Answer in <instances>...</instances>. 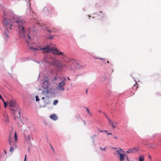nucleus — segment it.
<instances>
[{
	"label": "nucleus",
	"instance_id": "22",
	"mask_svg": "<svg viewBox=\"0 0 161 161\" xmlns=\"http://www.w3.org/2000/svg\"><path fill=\"white\" fill-rule=\"evenodd\" d=\"M36 101H38L39 100V99L37 96H36Z\"/></svg>",
	"mask_w": 161,
	"mask_h": 161
},
{
	"label": "nucleus",
	"instance_id": "16",
	"mask_svg": "<svg viewBox=\"0 0 161 161\" xmlns=\"http://www.w3.org/2000/svg\"><path fill=\"white\" fill-rule=\"evenodd\" d=\"M131 149L132 150V152L133 153H135V152H136L138 150V149L136 148H131Z\"/></svg>",
	"mask_w": 161,
	"mask_h": 161
},
{
	"label": "nucleus",
	"instance_id": "13",
	"mask_svg": "<svg viewBox=\"0 0 161 161\" xmlns=\"http://www.w3.org/2000/svg\"><path fill=\"white\" fill-rule=\"evenodd\" d=\"M144 157L143 155H140L139 157V161H144Z\"/></svg>",
	"mask_w": 161,
	"mask_h": 161
},
{
	"label": "nucleus",
	"instance_id": "15",
	"mask_svg": "<svg viewBox=\"0 0 161 161\" xmlns=\"http://www.w3.org/2000/svg\"><path fill=\"white\" fill-rule=\"evenodd\" d=\"M16 147L15 145H13L11 147L10 151L11 152L13 151L14 148H16Z\"/></svg>",
	"mask_w": 161,
	"mask_h": 161
},
{
	"label": "nucleus",
	"instance_id": "31",
	"mask_svg": "<svg viewBox=\"0 0 161 161\" xmlns=\"http://www.w3.org/2000/svg\"><path fill=\"white\" fill-rule=\"evenodd\" d=\"M43 87L44 89H46L47 88V85H46L45 86H43Z\"/></svg>",
	"mask_w": 161,
	"mask_h": 161
},
{
	"label": "nucleus",
	"instance_id": "34",
	"mask_svg": "<svg viewBox=\"0 0 161 161\" xmlns=\"http://www.w3.org/2000/svg\"><path fill=\"white\" fill-rule=\"evenodd\" d=\"M26 155H25V159H24V161H26Z\"/></svg>",
	"mask_w": 161,
	"mask_h": 161
},
{
	"label": "nucleus",
	"instance_id": "28",
	"mask_svg": "<svg viewBox=\"0 0 161 161\" xmlns=\"http://www.w3.org/2000/svg\"><path fill=\"white\" fill-rule=\"evenodd\" d=\"M113 137L114 139H116L117 138V136H114Z\"/></svg>",
	"mask_w": 161,
	"mask_h": 161
},
{
	"label": "nucleus",
	"instance_id": "24",
	"mask_svg": "<svg viewBox=\"0 0 161 161\" xmlns=\"http://www.w3.org/2000/svg\"><path fill=\"white\" fill-rule=\"evenodd\" d=\"M54 36H50L48 37V38L49 39H52Z\"/></svg>",
	"mask_w": 161,
	"mask_h": 161
},
{
	"label": "nucleus",
	"instance_id": "4",
	"mask_svg": "<svg viewBox=\"0 0 161 161\" xmlns=\"http://www.w3.org/2000/svg\"><path fill=\"white\" fill-rule=\"evenodd\" d=\"M66 78L64 77L63 78V80L59 84L58 86L57 87V88L59 90H61L62 91H64V86L65 85V80Z\"/></svg>",
	"mask_w": 161,
	"mask_h": 161
},
{
	"label": "nucleus",
	"instance_id": "25",
	"mask_svg": "<svg viewBox=\"0 0 161 161\" xmlns=\"http://www.w3.org/2000/svg\"><path fill=\"white\" fill-rule=\"evenodd\" d=\"M104 131L108 135H112V134L111 133H108V132H107V130H104Z\"/></svg>",
	"mask_w": 161,
	"mask_h": 161
},
{
	"label": "nucleus",
	"instance_id": "11",
	"mask_svg": "<svg viewBox=\"0 0 161 161\" xmlns=\"http://www.w3.org/2000/svg\"><path fill=\"white\" fill-rule=\"evenodd\" d=\"M50 118L52 119L55 120H56L58 119L57 117L54 114H53L50 115Z\"/></svg>",
	"mask_w": 161,
	"mask_h": 161
},
{
	"label": "nucleus",
	"instance_id": "46",
	"mask_svg": "<svg viewBox=\"0 0 161 161\" xmlns=\"http://www.w3.org/2000/svg\"><path fill=\"white\" fill-rule=\"evenodd\" d=\"M6 121H8V119H6Z\"/></svg>",
	"mask_w": 161,
	"mask_h": 161
},
{
	"label": "nucleus",
	"instance_id": "19",
	"mask_svg": "<svg viewBox=\"0 0 161 161\" xmlns=\"http://www.w3.org/2000/svg\"><path fill=\"white\" fill-rule=\"evenodd\" d=\"M96 130L97 131H99L100 132H103V131H104L103 130H100L99 128H97L96 129Z\"/></svg>",
	"mask_w": 161,
	"mask_h": 161
},
{
	"label": "nucleus",
	"instance_id": "9",
	"mask_svg": "<svg viewBox=\"0 0 161 161\" xmlns=\"http://www.w3.org/2000/svg\"><path fill=\"white\" fill-rule=\"evenodd\" d=\"M31 137H32V136H31L25 135V141H27L28 143H30L31 142L30 138Z\"/></svg>",
	"mask_w": 161,
	"mask_h": 161
},
{
	"label": "nucleus",
	"instance_id": "14",
	"mask_svg": "<svg viewBox=\"0 0 161 161\" xmlns=\"http://www.w3.org/2000/svg\"><path fill=\"white\" fill-rule=\"evenodd\" d=\"M123 151V150L120 148L119 150H117L116 151V152L117 153V154L119 155H120L122 153H121V152H122Z\"/></svg>",
	"mask_w": 161,
	"mask_h": 161
},
{
	"label": "nucleus",
	"instance_id": "21",
	"mask_svg": "<svg viewBox=\"0 0 161 161\" xmlns=\"http://www.w3.org/2000/svg\"><path fill=\"white\" fill-rule=\"evenodd\" d=\"M4 102V108H6L7 107V103L4 101H3Z\"/></svg>",
	"mask_w": 161,
	"mask_h": 161
},
{
	"label": "nucleus",
	"instance_id": "30",
	"mask_svg": "<svg viewBox=\"0 0 161 161\" xmlns=\"http://www.w3.org/2000/svg\"><path fill=\"white\" fill-rule=\"evenodd\" d=\"M86 109H87V113H88L91 114V113H90V112H89V109L88 108H87Z\"/></svg>",
	"mask_w": 161,
	"mask_h": 161
},
{
	"label": "nucleus",
	"instance_id": "44",
	"mask_svg": "<svg viewBox=\"0 0 161 161\" xmlns=\"http://www.w3.org/2000/svg\"><path fill=\"white\" fill-rule=\"evenodd\" d=\"M107 63H109V61H108V60H107Z\"/></svg>",
	"mask_w": 161,
	"mask_h": 161
},
{
	"label": "nucleus",
	"instance_id": "12",
	"mask_svg": "<svg viewBox=\"0 0 161 161\" xmlns=\"http://www.w3.org/2000/svg\"><path fill=\"white\" fill-rule=\"evenodd\" d=\"M138 84L137 82H136L135 84L132 86V88L135 91H136L138 87Z\"/></svg>",
	"mask_w": 161,
	"mask_h": 161
},
{
	"label": "nucleus",
	"instance_id": "20",
	"mask_svg": "<svg viewBox=\"0 0 161 161\" xmlns=\"http://www.w3.org/2000/svg\"><path fill=\"white\" fill-rule=\"evenodd\" d=\"M126 153H133L132 152V150L131 149H129L128 150V151L126 152Z\"/></svg>",
	"mask_w": 161,
	"mask_h": 161
},
{
	"label": "nucleus",
	"instance_id": "27",
	"mask_svg": "<svg viewBox=\"0 0 161 161\" xmlns=\"http://www.w3.org/2000/svg\"><path fill=\"white\" fill-rule=\"evenodd\" d=\"M9 144L10 145H11V141L10 140V136L9 138Z\"/></svg>",
	"mask_w": 161,
	"mask_h": 161
},
{
	"label": "nucleus",
	"instance_id": "43",
	"mask_svg": "<svg viewBox=\"0 0 161 161\" xmlns=\"http://www.w3.org/2000/svg\"><path fill=\"white\" fill-rule=\"evenodd\" d=\"M12 109V110H13V111H15V109Z\"/></svg>",
	"mask_w": 161,
	"mask_h": 161
},
{
	"label": "nucleus",
	"instance_id": "38",
	"mask_svg": "<svg viewBox=\"0 0 161 161\" xmlns=\"http://www.w3.org/2000/svg\"><path fill=\"white\" fill-rule=\"evenodd\" d=\"M4 151V153H5V154H6V151L5 150Z\"/></svg>",
	"mask_w": 161,
	"mask_h": 161
},
{
	"label": "nucleus",
	"instance_id": "23",
	"mask_svg": "<svg viewBox=\"0 0 161 161\" xmlns=\"http://www.w3.org/2000/svg\"><path fill=\"white\" fill-rule=\"evenodd\" d=\"M46 30L49 32H52V31L50 30H49L48 28H46Z\"/></svg>",
	"mask_w": 161,
	"mask_h": 161
},
{
	"label": "nucleus",
	"instance_id": "2",
	"mask_svg": "<svg viewBox=\"0 0 161 161\" xmlns=\"http://www.w3.org/2000/svg\"><path fill=\"white\" fill-rule=\"evenodd\" d=\"M52 53L53 54L55 55H61L63 57V58L66 57V54L64 53L60 52L59 50L56 48H53Z\"/></svg>",
	"mask_w": 161,
	"mask_h": 161
},
{
	"label": "nucleus",
	"instance_id": "36",
	"mask_svg": "<svg viewBox=\"0 0 161 161\" xmlns=\"http://www.w3.org/2000/svg\"><path fill=\"white\" fill-rule=\"evenodd\" d=\"M52 31L54 32H55L57 31H56L55 30H53Z\"/></svg>",
	"mask_w": 161,
	"mask_h": 161
},
{
	"label": "nucleus",
	"instance_id": "1",
	"mask_svg": "<svg viewBox=\"0 0 161 161\" xmlns=\"http://www.w3.org/2000/svg\"><path fill=\"white\" fill-rule=\"evenodd\" d=\"M4 14L6 17L4 18L3 21V24L6 25L7 26L11 28L9 26L12 25L11 24L9 23L7 21V18H8L11 23H15L17 24L18 28L19 30V36L21 37L25 38L26 42L28 43V40H30L31 37L36 35V32L33 29H31L29 30V34L26 36L25 34V22L20 17H18L15 15L13 12L9 10H8L4 12Z\"/></svg>",
	"mask_w": 161,
	"mask_h": 161
},
{
	"label": "nucleus",
	"instance_id": "3",
	"mask_svg": "<svg viewBox=\"0 0 161 161\" xmlns=\"http://www.w3.org/2000/svg\"><path fill=\"white\" fill-rule=\"evenodd\" d=\"M52 64L57 68H61L65 66V64H63L60 60H55L53 62Z\"/></svg>",
	"mask_w": 161,
	"mask_h": 161
},
{
	"label": "nucleus",
	"instance_id": "39",
	"mask_svg": "<svg viewBox=\"0 0 161 161\" xmlns=\"http://www.w3.org/2000/svg\"><path fill=\"white\" fill-rule=\"evenodd\" d=\"M44 98H45V97H43L42 98V99H44Z\"/></svg>",
	"mask_w": 161,
	"mask_h": 161
},
{
	"label": "nucleus",
	"instance_id": "6",
	"mask_svg": "<svg viewBox=\"0 0 161 161\" xmlns=\"http://www.w3.org/2000/svg\"><path fill=\"white\" fill-rule=\"evenodd\" d=\"M8 103L11 107H15L16 105L15 101L13 99L9 100Z\"/></svg>",
	"mask_w": 161,
	"mask_h": 161
},
{
	"label": "nucleus",
	"instance_id": "5",
	"mask_svg": "<svg viewBox=\"0 0 161 161\" xmlns=\"http://www.w3.org/2000/svg\"><path fill=\"white\" fill-rule=\"evenodd\" d=\"M53 48L49 46H47L44 48H41V50H42L43 53H49L53 51Z\"/></svg>",
	"mask_w": 161,
	"mask_h": 161
},
{
	"label": "nucleus",
	"instance_id": "37",
	"mask_svg": "<svg viewBox=\"0 0 161 161\" xmlns=\"http://www.w3.org/2000/svg\"><path fill=\"white\" fill-rule=\"evenodd\" d=\"M148 157H149V158H150V159H151V156H150L149 155V156H148Z\"/></svg>",
	"mask_w": 161,
	"mask_h": 161
},
{
	"label": "nucleus",
	"instance_id": "33",
	"mask_svg": "<svg viewBox=\"0 0 161 161\" xmlns=\"http://www.w3.org/2000/svg\"><path fill=\"white\" fill-rule=\"evenodd\" d=\"M100 148L102 150H106V147H105L104 148Z\"/></svg>",
	"mask_w": 161,
	"mask_h": 161
},
{
	"label": "nucleus",
	"instance_id": "35",
	"mask_svg": "<svg viewBox=\"0 0 161 161\" xmlns=\"http://www.w3.org/2000/svg\"><path fill=\"white\" fill-rule=\"evenodd\" d=\"M30 49H32L33 50H37V49H36V48H32L31 47H30Z\"/></svg>",
	"mask_w": 161,
	"mask_h": 161
},
{
	"label": "nucleus",
	"instance_id": "32",
	"mask_svg": "<svg viewBox=\"0 0 161 161\" xmlns=\"http://www.w3.org/2000/svg\"><path fill=\"white\" fill-rule=\"evenodd\" d=\"M100 59H101V60H103V61H104L105 60V59L104 58H99Z\"/></svg>",
	"mask_w": 161,
	"mask_h": 161
},
{
	"label": "nucleus",
	"instance_id": "8",
	"mask_svg": "<svg viewBox=\"0 0 161 161\" xmlns=\"http://www.w3.org/2000/svg\"><path fill=\"white\" fill-rule=\"evenodd\" d=\"M125 157H128V156H127L126 154L122 153L120 155H119V160L120 161H123L125 159Z\"/></svg>",
	"mask_w": 161,
	"mask_h": 161
},
{
	"label": "nucleus",
	"instance_id": "17",
	"mask_svg": "<svg viewBox=\"0 0 161 161\" xmlns=\"http://www.w3.org/2000/svg\"><path fill=\"white\" fill-rule=\"evenodd\" d=\"M14 137L15 138V142L17 141V135L16 132H15L14 134Z\"/></svg>",
	"mask_w": 161,
	"mask_h": 161
},
{
	"label": "nucleus",
	"instance_id": "7",
	"mask_svg": "<svg viewBox=\"0 0 161 161\" xmlns=\"http://www.w3.org/2000/svg\"><path fill=\"white\" fill-rule=\"evenodd\" d=\"M108 121L109 123L111 125L112 127L113 128H114L116 127V126L118 124L117 122H113L112 121L110 120L109 119H108Z\"/></svg>",
	"mask_w": 161,
	"mask_h": 161
},
{
	"label": "nucleus",
	"instance_id": "47",
	"mask_svg": "<svg viewBox=\"0 0 161 161\" xmlns=\"http://www.w3.org/2000/svg\"><path fill=\"white\" fill-rule=\"evenodd\" d=\"M102 18H103V14H102Z\"/></svg>",
	"mask_w": 161,
	"mask_h": 161
},
{
	"label": "nucleus",
	"instance_id": "10",
	"mask_svg": "<svg viewBox=\"0 0 161 161\" xmlns=\"http://www.w3.org/2000/svg\"><path fill=\"white\" fill-rule=\"evenodd\" d=\"M8 30L7 31H5L3 34V36L4 38L6 39H8L9 38V36L8 35Z\"/></svg>",
	"mask_w": 161,
	"mask_h": 161
},
{
	"label": "nucleus",
	"instance_id": "40",
	"mask_svg": "<svg viewBox=\"0 0 161 161\" xmlns=\"http://www.w3.org/2000/svg\"><path fill=\"white\" fill-rule=\"evenodd\" d=\"M99 13H100L102 14V11H99Z\"/></svg>",
	"mask_w": 161,
	"mask_h": 161
},
{
	"label": "nucleus",
	"instance_id": "18",
	"mask_svg": "<svg viewBox=\"0 0 161 161\" xmlns=\"http://www.w3.org/2000/svg\"><path fill=\"white\" fill-rule=\"evenodd\" d=\"M58 103V101L57 100H54L53 103V104L54 105H56Z\"/></svg>",
	"mask_w": 161,
	"mask_h": 161
},
{
	"label": "nucleus",
	"instance_id": "42",
	"mask_svg": "<svg viewBox=\"0 0 161 161\" xmlns=\"http://www.w3.org/2000/svg\"><path fill=\"white\" fill-rule=\"evenodd\" d=\"M155 161H161V160H156Z\"/></svg>",
	"mask_w": 161,
	"mask_h": 161
},
{
	"label": "nucleus",
	"instance_id": "41",
	"mask_svg": "<svg viewBox=\"0 0 161 161\" xmlns=\"http://www.w3.org/2000/svg\"><path fill=\"white\" fill-rule=\"evenodd\" d=\"M68 80H70V79H69V77H68V78H67Z\"/></svg>",
	"mask_w": 161,
	"mask_h": 161
},
{
	"label": "nucleus",
	"instance_id": "48",
	"mask_svg": "<svg viewBox=\"0 0 161 161\" xmlns=\"http://www.w3.org/2000/svg\"><path fill=\"white\" fill-rule=\"evenodd\" d=\"M16 117H14V118H15V119H16Z\"/></svg>",
	"mask_w": 161,
	"mask_h": 161
},
{
	"label": "nucleus",
	"instance_id": "29",
	"mask_svg": "<svg viewBox=\"0 0 161 161\" xmlns=\"http://www.w3.org/2000/svg\"><path fill=\"white\" fill-rule=\"evenodd\" d=\"M0 98L3 101H4L3 97H2V96L0 95Z\"/></svg>",
	"mask_w": 161,
	"mask_h": 161
},
{
	"label": "nucleus",
	"instance_id": "45",
	"mask_svg": "<svg viewBox=\"0 0 161 161\" xmlns=\"http://www.w3.org/2000/svg\"><path fill=\"white\" fill-rule=\"evenodd\" d=\"M87 90L86 91V92L87 93Z\"/></svg>",
	"mask_w": 161,
	"mask_h": 161
},
{
	"label": "nucleus",
	"instance_id": "26",
	"mask_svg": "<svg viewBox=\"0 0 161 161\" xmlns=\"http://www.w3.org/2000/svg\"><path fill=\"white\" fill-rule=\"evenodd\" d=\"M18 115H17V118H19V117H20V114H20V112H18Z\"/></svg>",
	"mask_w": 161,
	"mask_h": 161
}]
</instances>
